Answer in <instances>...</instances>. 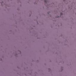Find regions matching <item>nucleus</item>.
Masks as SVG:
<instances>
[{
  "label": "nucleus",
  "mask_w": 76,
  "mask_h": 76,
  "mask_svg": "<svg viewBox=\"0 0 76 76\" xmlns=\"http://www.w3.org/2000/svg\"><path fill=\"white\" fill-rule=\"evenodd\" d=\"M44 2L45 3H47V1L45 0Z\"/></svg>",
  "instance_id": "f03ea898"
},
{
  "label": "nucleus",
  "mask_w": 76,
  "mask_h": 76,
  "mask_svg": "<svg viewBox=\"0 0 76 76\" xmlns=\"http://www.w3.org/2000/svg\"><path fill=\"white\" fill-rule=\"evenodd\" d=\"M57 18H58V17Z\"/></svg>",
  "instance_id": "7ed1b4c3"
},
{
  "label": "nucleus",
  "mask_w": 76,
  "mask_h": 76,
  "mask_svg": "<svg viewBox=\"0 0 76 76\" xmlns=\"http://www.w3.org/2000/svg\"><path fill=\"white\" fill-rule=\"evenodd\" d=\"M63 15V14L62 13H61V15Z\"/></svg>",
  "instance_id": "f257e3e1"
}]
</instances>
